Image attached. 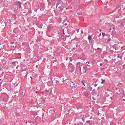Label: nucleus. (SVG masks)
I'll return each instance as SVG.
<instances>
[{"mask_svg":"<svg viewBox=\"0 0 125 125\" xmlns=\"http://www.w3.org/2000/svg\"><path fill=\"white\" fill-rule=\"evenodd\" d=\"M9 103H11V102H9Z\"/></svg>","mask_w":125,"mask_h":125,"instance_id":"nucleus-47","label":"nucleus"},{"mask_svg":"<svg viewBox=\"0 0 125 125\" xmlns=\"http://www.w3.org/2000/svg\"><path fill=\"white\" fill-rule=\"evenodd\" d=\"M51 90H52V88H50L49 90H46V92H49V91H50V92H51Z\"/></svg>","mask_w":125,"mask_h":125,"instance_id":"nucleus-16","label":"nucleus"},{"mask_svg":"<svg viewBox=\"0 0 125 125\" xmlns=\"http://www.w3.org/2000/svg\"><path fill=\"white\" fill-rule=\"evenodd\" d=\"M13 43H14V42H11V44H13Z\"/></svg>","mask_w":125,"mask_h":125,"instance_id":"nucleus-38","label":"nucleus"},{"mask_svg":"<svg viewBox=\"0 0 125 125\" xmlns=\"http://www.w3.org/2000/svg\"><path fill=\"white\" fill-rule=\"evenodd\" d=\"M68 60V58H66V60Z\"/></svg>","mask_w":125,"mask_h":125,"instance_id":"nucleus-49","label":"nucleus"},{"mask_svg":"<svg viewBox=\"0 0 125 125\" xmlns=\"http://www.w3.org/2000/svg\"><path fill=\"white\" fill-rule=\"evenodd\" d=\"M77 33H79V29L77 31Z\"/></svg>","mask_w":125,"mask_h":125,"instance_id":"nucleus-39","label":"nucleus"},{"mask_svg":"<svg viewBox=\"0 0 125 125\" xmlns=\"http://www.w3.org/2000/svg\"><path fill=\"white\" fill-rule=\"evenodd\" d=\"M105 82L106 81L105 80L102 79V82H101V83H102V84H103V83H105Z\"/></svg>","mask_w":125,"mask_h":125,"instance_id":"nucleus-12","label":"nucleus"},{"mask_svg":"<svg viewBox=\"0 0 125 125\" xmlns=\"http://www.w3.org/2000/svg\"><path fill=\"white\" fill-rule=\"evenodd\" d=\"M81 34H83V31L81 30Z\"/></svg>","mask_w":125,"mask_h":125,"instance_id":"nucleus-29","label":"nucleus"},{"mask_svg":"<svg viewBox=\"0 0 125 125\" xmlns=\"http://www.w3.org/2000/svg\"><path fill=\"white\" fill-rule=\"evenodd\" d=\"M3 75H4V72H2V73L1 74V77H3Z\"/></svg>","mask_w":125,"mask_h":125,"instance_id":"nucleus-21","label":"nucleus"},{"mask_svg":"<svg viewBox=\"0 0 125 125\" xmlns=\"http://www.w3.org/2000/svg\"><path fill=\"white\" fill-rule=\"evenodd\" d=\"M62 31L63 32V34L65 35V33L64 32V29H63Z\"/></svg>","mask_w":125,"mask_h":125,"instance_id":"nucleus-31","label":"nucleus"},{"mask_svg":"<svg viewBox=\"0 0 125 125\" xmlns=\"http://www.w3.org/2000/svg\"><path fill=\"white\" fill-rule=\"evenodd\" d=\"M81 83H82V84H83V85H84V86H85V81H84V80H82V81H81Z\"/></svg>","mask_w":125,"mask_h":125,"instance_id":"nucleus-10","label":"nucleus"},{"mask_svg":"<svg viewBox=\"0 0 125 125\" xmlns=\"http://www.w3.org/2000/svg\"><path fill=\"white\" fill-rule=\"evenodd\" d=\"M115 90V92H116L117 94H122V92H121L120 89L116 88Z\"/></svg>","mask_w":125,"mask_h":125,"instance_id":"nucleus-3","label":"nucleus"},{"mask_svg":"<svg viewBox=\"0 0 125 125\" xmlns=\"http://www.w3.org/2000/svg\"><path fill=\"white\" fill-rule=\"evenodd\" d=\"M91 35H89L88 37V39L89 40V42H90V41H91Z\"/></svg>","mask_w":125,"mask_h":125,"instance_id":"nucleus-15","label":"nucleus"},{"mask_svg":"<svg viewBox=\"0 0 125 125\" xmlns=\"http://www.w3.org/2000/svg\"><path fill=\"white\" fill-rule=\"evenodd\" d=\"M90 63L87 62L86 63V66L85 68L86 69H87V70H90V65H88Z\"/></svg>","mask_w":125,"mask_h":125,"instance_id":"nucleus-2","label":"nucleus"},{"mask_svg":"<svg viewBox=\"0 0 125 125\" xmlns=\"http://www.w3.org/2000/svg\"><path fill=\"white\" fill-rule=\"evenodd\" d=\"M12 65H15V62H12Z\"/></svg>","mask_w":125,"mask_h":125,"instance_id":"nucleus-25","label":"nucleus"},{"mask_svg":"<svg viewBox=\"0 0 125 125\" xmlns=\"http://www.w3.org/2000/svg\"><path fill=\"white\" fill-rule=\"evenodd\" d=\"M123 101H125V99H123Z\"/></svg>","mask_w":125,"mask_h":125,"instance_id":"nucleus-42","label":"nucleus"},{"mask_svg":"<svg viewBox=\"0 0 125 125\" xmlns=\"http://www.w3.org/2000/svg\"><path fill=\"white\" fill-rule=\"evenodd\" d=\"M59 11H60V10H63L64 9V7L62 6H60V8H58Z\"/></svg>","mask_w":125,"mask_h":125,"instance_id":"nucleus-11","label":"nucleus"},{"mask_svg":"<svg viewBox=\"0 0 125 125\" xmlns=\"http://www.w3.org/2000/svg\"><path fill=\"white\" fill-rule=\"evenodd\" d=\"M60 6H62L61 3H58L57 4L56 7V8H60Z\"/></svg>","mask_w":125,"mask_h":125,"instance_id":"nucleus-7","label":"nucleus"},{"mask_svg":"<svg viewBox=\"0 0 125 125\" xmlns=\"http://www.w3.org/2000/svg\"><path fill=\"white\" fill-rule=\"evenodd\" d=\"M76 13H77V14H78V15H82V11L80 10H78Z\"/></svg>","mask_w":125,"mask_h":125,"instance_id":"nucleus-4","label":"nucleus"},{"mask_svg":"<svg viewBox=\"0 0 125 125\" xmlns=\"http://www.w3.org/2000/svg\"><path fill=\"white\" fill-rule=\"evenodd\" d=\"M100 66H102V63H100Z\"/></svg>","mask_w":125,"mask_h":125,"instance_id":"nucleus-36","label":"nucleus"},{"mask_svg":"<svg viewBox=\"0 0 125 125\" xmlns=\"http://www.w3.org/2000/svg\"><path fill=\"white\" fill-rule=\"evenodd\" d=\"M69 36H70V35H68V36H67V37H69Z\"/></svg>","mask_w":125,"mask_h":125,"instance_id":"nucleus-48","label":"nucleus"},{"mask_svg":"<svg viewBox=\"0 0 125 125\" xmlns=\"http://www.w3.org/2000/svg\"><path fill=\"white\" fill-rule=\"evenodd\" d=\"M94 86H95V87L97 86V84H95L94 85Z\"/></svg>","mask_w":125,"mask_h":125,"instance_id":"nucleus-32","label":"nucleus"},{"mask_svg":"<svg viewBox=\"0 0 125 125\" xmlns=\"http://www.w3.org/2000/svg\"><path fill=\"white\" fill-rule=\"evenodd\" d=\"M80 71H81V67L80 66Z\"/></svg>","mask_w":125,"mask_h":125,"instance_id":"nucleus-44","label":"nucleus"},{"mask_svg":"<svg viewBox=\"0 0 125 125\" xmlns=\"http://www.w3.org/2000/svg\"><path fill=\"white\" fill-rule=\"evenodd\" d=\"M72 83H73V85H74L73 86H75V87H76V88H77V85H75V83H74V82H72Z\"/></svg>","mask_w":125,"mask_h":125,"instance_id":"nucleus-20","label":"nucleus"},{"mask_svg":"<svg viewBox=\"0 0 125 125\" xmlns=\"http://www.w3.org/2000/svg\"><path fill=\"white\" fill-rule=\"evenodd\" d=\"M17 68H18V67H16V69H17Z\"/></svg>","mask_w":125,"mask_h":125,"instance_id":"nucleus-52","label":"nucleus"},{"mask_svg":"<svg viewBox=\"0 0 125 125\" xmlns=\"http://www.w3.org/2000/svg\"><path fill=\"white\" fill-rule=\"evenodd\" d=\"M68 79H65V81H67Z\"/></svg>","mask_w":125,"mask_h":125,"instance_id":"nucleus-50","label":"nucleus"},{"mask_svg":"<svg viewBox=\"0 0 125 125\" xmlns=\"http://www.w3.org/2000/svg\"><path fill=\"white\" fill-rule=\"evenodd\" d=\"M74 71H75V68L72 67V70H71L70 71L72 73Z\"/></svg>","mask_w":125,"mask_h":125,"instance_id":"nucleus-18","label":"nucleus"},{"mask_svg":"<svg viewBox=\"0 0 125 125\" xmlns=\"http://www.w3.org/2000/svg\"><path fill=\"white\" fill-rule=\"evenodd\" d=\"M93 125H94V124H93Z\"/></svg>","mask_w":125,"mask_h":125,"instance_id":"nucleus-53","label":"nucleus"},{"mask_svg":"<svg viewBox=\"0 0 125 125\" xmlns=\"http://www.w3.org/2000/svg\"><path fill=\"white\" fill-rule=\"evenodd\" d=\"M40 26H41V27H40V28H42V24H40Z\"/></svg>","mask_w":125,"mask_h":125,"instance_id":"nucleus-27","label":"nucleus"},{"mask_svg":"<svg viewBox=\"0 0 125 125\" xmlns=\"http://www.w3.org/2000/svg\"><path fill=\"white\" fill-rule=\"evenodd\" d=\"M0 71H1V68H0Z\"/></svg>","mask_w":125,"mask_h":125,"instance_id":"nucleus-46","label":"nucleus"},{"mask_svg":"<svg viewBox=\"0 0 125 125\" xmlns=\"http://www.w3.org/2000/svg\"><path fill=\"white\" fill-rule=\"evenodd\" d=\"M69 59H70V61H72L73 60V58L72 57H70Z\"/></svg>","mask_w":125,"mask_h":125,"instance_id":"nucleus-24","label":"nucleus"},{"mask_svg":"<svg viewBox=\"0 0 125 125\" xmlns=\"http://www.w3.org/2000/svg\"><path fill=\"white\" fill-rule=\"evenodd\" d=\"M52 59H53V58H52Z\"/></svg>","mask_w":125,"mask_h":125,"instance_id":"nucleus-51","label":"nucleus"},{"mask_svg":"<svg viewBox=\"0 0 125 125\" xmlns=\"http://www.w3.org/2000/svg\"><path fill=\"white\" fill-rule=\"evenodd\" d=\"M75 49H76V47H74L72 49V51H74V50H75Z\"/></svg>","mask_w":125,"mask_h":125,"instance_id":"nucleus-23","label":"nucleus"},{"mask_svg":"<svg viewBox=\"0 0 125 125\" xmlns=\"http://www.w3.org/2000/svg\"><path fill=\"white\" fill-rule=\"evenodd\" d=\"M15 5L22 9V3L20 2V1H16L15 3Z\"/></svg>","mask_w":125,"mask_h":125,"instance_id":"nucleus-1","label":"nucleus"},{"mask_svg":"<svg viewBox=\"0 0 125 125\" xmlns=\"http://www.w3.org/2000/svg\"><path fill=\"white\" fill-rule=\"evenodd\" d=\"M99 32H101L102 31L101 29H99Z\"/></svg>","mask_w":125,"mask_h":125,"instance_id":"nucleus-30","label":"nucleus"},{"mask_svg":"<svg viewBox=\"0 0 125 125\" xmlns=\"http://www.w3.org/2000/svg\"><path fill=\"white\" fill-rule=\"evenodd\" d=\"M113 48L114 50H117V45H114L113 46Z\"/></svg>","mask_w":125,"mask_h":125,"instance_id":"nucleus-13","label":"nucleus"},{"mask_svg":"<svg viewBox=\"0 0 125 125\" xmlns=\"http://www.w3.org/2000/svg\"><path fill=\"white\" fill-rule=\"evenodd\" d=\"M112 29H115V27H112Z\"/></svg>","mask_w":125,"mask_h":125,"instance_id":"nucleus-37","label":"nucleus"},{"mask_svg":"<svg viewBox=\"0 0 125 125\" xmlns=\"http://www.w3.org/2000/svg\"><path fill=\"white\" fill-rule=\"evenodd\" d=\"M56 83H59V81L58 80H56Z\"/></svg>","mask_w":125,"mask_h":125,"instance_id":"nucleus-26","label":"nucleus"},{"mask_svg":"<svg viewBox=\"0 0 125 125\" xmlns=\"http://www.w3.org/2000/svg\"><path fill=\"white\" fill-rule=\"evenodd\" d=\"M72 91H74V92H76L77 90V87L76 86H72Z\"/></svg>","mask_w":125,"mask_h":125,"instance_id":"nucleus-5","label":"nucleus"},{"mask_svg":"<svg viewBox=\"0 0 125 125\" xmlns=\"http://www.w3.org/2000/svg\"><path fill=\"white\" fill-rule=\"evenodd\" d=\"M102 36H103V37H105V36H106V34H105V33L103 32L102 33Z\"/></svg>","mask_w":125,"mask_h":125,"instance_id":"nucleus-17","label":"nucleus"},{"mask_svg":"<svg viewBox=\"0 0 125 125\" xmlns=\"http://www.w3.org/2000/svg\"><path fill=\"white\" fill-rule=\"evenodd\" d=\"M76 47H78V46L77 45H76Z\"/></svg>","mask_w":125,"mask_h":125,"instance_id":"nucleus-43","label":"nucleus"},{"mask_svg":"<svg viewBox=\"0 0 125 125\" xmlns=\"http://www.w3.org/2000/svg\"><path fill=\"white\" fill-rule=\"evenodd\" d=\"M80 64H81V63H80V62H78V63H77V66H80Z\"/></svg>","mask_w":125,"mask_h":125,"instance_id":"nucleus-28","label":"nucleus"},{"mask_svg":"<svg viewBox=\"0 0 125 125\" xmlns=\"http://www.w3.org/2000/svg\"><path fill=\"white\" fill-rule=\"evenodd\" d=\"M82 120L84 122V120H85V116L84 115H83V116L82 117Z\"/></svg>","mask_w":125,"mask_h":125,"instance_id":"nucleus-14","label":"nucleus"},{"mask_svg":"<svg viewBox=\"0 0 125 125\" xmlns=\"http://www.w3.org/2000/svg\"><path fill=\"white\" fill-rule=\"evenodd\" d=\"M100 36H101V33H100V34L99 35L98 37H100Z\"/></svg>","mask_w":125,"mask_h":125,"instance_id":"nucleus-33","label":"nucleus"},{"mask_svg":"<svg viewBox=\"0 0 125 125\" xmlns=\"http://www.w3.org/2000/svg\"><path fill=\"white\" fill-rule=\"evenodd\" d=\"M111 42V38H109L107 40V42Z\"/></svg>","mask_w":125,"mask_h":125,"instance_id":"nucleus-19","label":"nucleus"},{"mask_svg":"<svg viewBox=\"0 0 125 125\" xmlns=\"http://www.w3.org/2000/svg\"><path fill=\"white\" fill-rule=\"evenodd\" d=\"M34 77H35V78H37V77H38V74H35L34 75Z\"/></svg>","mask_w":125,"mask_h":125,"instance_id":"nucleus-22","label":"nucleus"},{"mask_svg":"<svg viewBox=\"0 0 125 125\" xmlns=\"http://www.w3.org/2000/svg\"><path fill=\"white\" fill-rule=\"evenodd\" d=\"M88 69H86V67H84L83 69V73H86V72H87V70Z\"/></svg>","mask_w":125,"mask_h":125,"instance_id":"nucleus-8","label":"nucleus"},{"mask_svg":"<svg viewBox=\"0 0 125 125\" xmlns=\"http://www.w3.org/2000/svg\"><path fill=\"white\" fill-rule=\"evenodd\" d=\"M64 82H65V80H63V81H62V83H64Z\"/></svg>","mask_w":125,"mask_h":125,"instance_id":"nucleus-40","label":"nucleus"},{"mask_svg":"<svg viewBox=\"0 0 125 125\" xmlns=\"http://www.w3.org/2000/svg\"><path fill=\"white\" fill-rule=\"evenodd\" d=\"M43 32H42V34H43Z\"/></svg>","mask_w":125,"mask_h":125,"instance_id":"nucleus-45","label":"nucleus"},{"mask_svg":"<svg viewBox=\"0 0 125 125\" xmlns=\"http://www.w3.org/2000/svg\"><path fill=\"white\" fill-rule=\"evenodd\" d=\"M121 91H122V92L123 93H124V92H125V91H123V90H122Z\"/></svg>","mask_w":125,"mask_h":125,"instance_id":"nucleus-35","label":"nucleus"},{"mask_svg":"<svg viewBox=\"0 0 125 125\" xmlns=\"http://www.w3.org/2000/svg\"><path fill=\"white\" fill-rule=\"evenodd\" d=\"M117 57L118 58H120V59H121L122 57H123V55L122 54H118Z\"/></svg>","mask_w":125,"mask_h":125,"instance_id":"nucleus-9","label":"nucleus"},{"mask_svg":"<svg viewBox=\"0 0 125 125\" xmlns=\"http://www.w3.org/2000/svg\"><path fill=\"white\" fill-rule=\"evenodd\" d=\"M67 25H68V24H67V23H65V24H64V25H65V26H67Z\"/></svg>","mask_w":125,"mask_h":125,"instance_id":"nucleus-34","label":"nucleus"},{"mask_svg":"<svg viewBox=\"0 0 125 125\" xmlns=\"http://www.w3.org/2000/svg\"><path fill=\"white\" fill-rule=\"evenodd\" d=\"M92 123H93V121H90V120L87 121L86 122V124H89V125H92Z\"/></svg>","mask_w":125,"mask_h":125,"instance_id":"nucleus-6","label":"nucleus"},{"mask_svg":"<svg viewBox=\"0 0 125 125\" xmlns=\"http://www.w3.org/2000/svg\"><path fill=\"white\" fill-rule=\"evenodd\" d=\"M90 119H92V116H91Z\"/></svg>","mask_w":125,"mask_h":125,"instance_id":"nucleus-41","label":"nucleus"}]
</instances>
